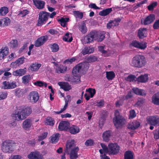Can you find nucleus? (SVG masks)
<instances>
[{
    "mask_svg": "<svg viewBox=\"0 0 159 159\" xmlns=\"http://www.w3.org/2000/svg\"><path fill=\"white\" fill-rule=\"evenodd\" d=\"M111 134L112 132L111 130H107L104 132L102 135L103 140L106 142H108L110 140Z\"/></svg>",
    "mask_w": 159,
    "mask_h": 159,
    "instance_id": "393cba45",
    "label": "nucleus"
},
{
    "mask_svg": "<svg viewBox=\"0 0 159 159\" xmlns=\"http://www.w3.org/2000/svg\"><path fill=\"white\" fill-rule=\"evenodd\" d=\"M26 72V68H24L23 69H20L19 70H17L14 71L12 74L15 76H21L25 74Z\"/></svg>",
    "mask_w": 159,
    "mask_h": 159,
    "instance_id": "b1692460",
    "label": "nucleus"
},
{
    "mask_svg": "<svg viewBox=\"0 0 159 159\" xmlns=\"http://www.w3.org/2000/svg\"><path fill=\"white\" fill-rule=\"evenodd\" d=\"M69 132L72 134H75L80 132V129L76 125H72L69 128Z\"/></svg>",
    "mask_w": 159,
    "mask_h": 159,
    "instance_id": "473e14b6",
    "label": "nucleus"
},
{
    "mask_svg": "<svg viewBox=\"0 0 159 159\" xmlns=\"http://www.w3.org/2000/svg\"><path fill=\"white\" fill-rule=\"evenodd\" d=\"M157 2H154L152 3L148 6V9L149 11L153 10L154 8L157 6Z\"/></svg>",
    "mask_w": 159,
    "mask_h": 159,
    "instance_id": "6e6d98bb",
    "label": "nucleus"
},
{
    "mask_svg": "<svg viewBox=\"0 0 159 159\" xmlns=\"http://www.w3.org/2000/svg\"><path fill=\"white\" fill-rule=\"evenodd\" d=\"M74 15L77 18L81 19L83 16V13L79 11H74Z\"/></svg>",
    "mask_w": 159,
    "mask_h": 159,
    "instance_id": "603ef678",
    "label": "nucleus"
},
{
    "mask_svg": "<svg viewBox=\"0 0 159 159\" xmlns=\"http://www.w3.org/2000/svg\"><path fill=\"white\" fill-rule=\"evenodd\" d=\"M130 46L140 49H145L147 47V43L146 42H140L136 40H133L130 43Z\"/></svg>",
    "mask_w": 159,
    "mask_h": 159,
    "instance_id": "1a4fd4ad",
    "label": "nucleus"
},
{
    "mask_svg": "<svg viewBox=\"0 0 159 159\" xmlns=\"http://www.w3.org/2000/svg\"><path fill=\"white\" fill-rule=\"evenodd\" d=\"M89 68V65L87 62L80 63L76 65L72 71L73 75L76 77H79L81 74H85Z\"/></svg>",
    "mask_w": 159,
    "mask_h": 159,
    "instance_id": "f03ea898",
    "label": "nucleus"
},
{
    "mask_svg": "<svg viewBox=\"0 0 159 159\" xmlns=\"http://www.w3.org/2000/svg\"><path fill=\"white\" fill-rule=\"evenodd\" d=\"M29 11L26 9L24 10L20 11L18 14V15L23 17L29 13Z\"/></svg>",
    "mask_w": 159,
    "mask_h": 159,
    "instance_id": "680f3d73",
    "label": "nucleus"
},
{
    "mask_svg": "<svg viewBox=\"0 0 159 159\" xmlns=\"http://www.w3.org/2000/svg\"><path fill=\"white\" fill-rule=\"evenodd\" d=\"M95 34L96 40H97L98 41L101 42L104 39L105 35L103 33H100L95 30Z\"/></svg>",
    "mask_w": 159,
    "mask_h": 159,
    "instance_id": "2f4dec72",
    "label": "nucleus"
},
{
    "mask_svg": "<svg viewBox=\"0 0 159 159\" xmlns=\"http://www.w3.org/2000/svg\"><path fill=\"white\" fill-rule=\"evenodd\" d=\"M136 116V112L134 110H131L129 111V119H133Z\"/></svg>",
    "mask_w": 159,
    "mask_h": 159,
    "instance_id": "e2e57ef3",
    "label": "nucleus"
},
{
    "mask_svg": "<svg viewBox=\"0 0 159 159\" xmlns=\"http://www.w3.org/2000/svg\"><path fill=\"white\" fill-rule=\"evenodd\" d=\"M60 137V134L58 133H57L53 135L51 139V141L52 143H55L58 141L59 138Z\"/></svg>",
    "mask_w": 159,
    "mask_h": 159,
    "instance_id": "4c0bfd02",
    "label": "nucleus"
},
{
    "mask_svg": "<svg viewBox=\"0 0 159 159\" xmlns=\"http://www.w3.org/2000/svg\"><path fill=\"white\" fill-rule=\"evenodd\" d=\"M32 110L30 107L22 105L19 107L12 114V117L18 121L23 120L29 116L32 113Z\"/></svg>",
    "mask_w": 159,
    "mask_h": 159,
    "instance_id": "f257e3e1",
    "label": "nucleus"
},
{
    "mask_svg": "<svg viewBox=\"0 0 159 159\" xmlns=\"http://www.w3.org/2000/svg\"><path fill=\"white\" fill-rule=\"evenodd\" d=\"M136 77L134 75H131L125 78L126 80L130 82H134L135 81Z\"/></svg>",
    "mask_w": 159,
    "mask_h": 159,
    "instance_id": "052dcab7",
    "label": "nucleus"
},
{
    "mask_svg": "<svg viewBox=\"0 0 159 159\" xmlns=\"http://www.w3.org/2000/svg\"><path fill=\"white\" fill-rule=\"evenodd\" d=\"M134 155L132 152L130 151H126L125 153L124 159H133Z\"/></svg>",
    "mask_w": 159,
    "mask_h": 159,
    "instance_id": "e433bc0d",
    "label": "nucleus"
},
{
    "mask_svg": "<svg viewBox=\"0 0 159 159\" xmlns=\"http://www.w3.org/2000/svg\"><path fill=\"white\" fill-rule=\"evenodd\" d=\"M39 95L36 91L31 92L27 97L29 101L33 103H36L39 100Z\"/></svg>",
    "mask_w": 159,
    "mask_h": 159,
    "instance_id": "6e6552de",
    "label": "nucleus"
},
{
    "mask_svg": "<svg viewBox=\"0 0 159 159\" xmlns=\"http://www.w3.org/2000/svg\"><path fill=\"white\" fill-rule=\"evenodd\" d=\"M148 80V75L146 74L144 75H141L137 78V80L139 82L145 83Z\"/></svg>",
    "mask_w": 159,
    "mask_h": 159,
    "instance_id": "bb28decb",
    "label": "nucleus"
},
{
    "mask_svg": "<svg viewBox=\"0 0 159 159\" xmlns=\"http://www.w3.org/2000/svg\"><path fill=\"white\" fill-rule=\"evenodd\" d=\"M27 157L29 159H44L38 152H32L28 155Z\"/></svg>",
    "mask_w": 159,
    "mask_h": 159,
    "instance_id": "6ab92c4d",
    "label": "nucleus"
},
{
    "mask_svg": "<svg viewBox=\"0 0 159 159\" xmlns=\"http://www.w3.org/2000/svg\"><path fill=\"white\" fill-rule=\"evenodd\" d=\"M86 91H88L90 94L91 98H93L96 92L95 89L92 88H89L88 90L86 89Z\"/></svg>",
    "mask_w": 159,
    "mask_h": 159,
    "instance_id": "69168bd1",
    "label": "nucleus"
},
{
    "mask_svg": "<svg viewBox=\"0 0 159 159\" xmlns=\"http://www.w3.org/2000/svg\"><path fill=\"white\" fill-rule=\"evenodd\" d=\"M94 141L92 139H89L87 140L85 143V145L87 146H91L93 145Z\"/></svg>",
    "mask_w": 159,
    "mask_h": 159,
    "instance_id": "bf43d9fd",
    "label": "nucleus"
},
{
    "mask_svg": "<svg viewBox=\"0 0 159 159\" xmlns=\"http://www.w3.org/2000/svg\"><path fill=\"white\" fill-rule=\"evenodd\" d=\"M52 52H57L59 49L58 44L56 43L51 44L49 45Z\"/></svg>",
    "mask_w": 159,
    "mask_h": 159,
    "instance_id": "72a5a7b5",
    "label": "nucleus"
},
{
    "mask_svg": "<svg viewBox=\"0 0 159 159\" xmlns=\"http://www.w3.org/2000/svg\"><path fill=\"white\" fill-rule=\"evenodd\" d=\"M76 60V59L75 57H73L71 58L65 60L63 63L64 64H70L73 62H74Z\"/></svg>",
    "mask_w": 159,
    "mask_h": 159,
    "instance_id": "13d9d810",
    "label": "nucleus"
},
{
    "mask_svg": "<svg viewBox=\"0 0 159 159\" xmlns=\"http://www.w3.org/2000/svg\"><path fill=\"white\" fill-rule=\"evenodd\" d=\"M146 63V59L144 56L138 55L132 58L130 64L134 67L141 68L145 66Z\"/></svg>",
    "mask_w": 159,
    "mask_h": 159,
    "instance_id": "7ed1b4c3",
    "label": "nucleus"
},
{
    "mask_svg": "<svg viewBox=\"0 0 159 159\" xmlns=\"http://www.w3.org/2000/svg\"><path fill=\"white\" fill-rule=\"evenodd\" d=\"M121 20V19L120 18H118L115 19L113 20H112V22L113 24V27L118 26Z\"/></svg>",
    "mask_w": 159,
    "mask_h": 159,
    "instance_id": "0e129e2a",
    "label": "nucleus"
},
{
    "mask_svg": "<svg viewBox=\"0 0 159 159\" xmlns=\"http://www.w3.org/2000/svg\"><path fill=\"white\" fill-rule=\"evenodd\" d=\"M108 115V112L107 111H105L102 113L101 117L99 121V123L102 125H103L106 118Z\"/></svg>",
    "mask_w": 159,
    "mask_h": 159,
    "instance_id": "f704fd0d",
    "label": "nucleus"
},
{
    "mask_svg": "<svg viewBox=\"0 0 159 159\" xmlns=\"http://www.w3.org/2000/svg\"><path fill=\"white\" fill-rule=\"evenodd\" d=\"M48 134V133L45 132L39 136L37 139L38 141H40L45 139L47 137Z\"/></svg>",
    "mask_w": 159,
    "mask_h": 159,
    "instance_id": "3c124183",
    "label": "nucleus"
},
{
    "mask_svg": "<svg viewBox=\"0 0 159 159\" xmlns=\"http://www.w3.org/2000/svg\"><path fill=\"white\" fill-rule=\"evenodd\" d=\"M123 99L117 101L115 103V106L116 107H120L121 106H122L123 103Z\"/></svg>",
    "mask_w": 159,
    "mask_h": 159,
    "instance_id": "338daca9",
    "label": "nucleus"
},
{
    "mask_svg": "<svg viewBox=\"0 0 159 159\" xmlns=\"http://www.w3.org/2000/svg\"><path fill=\"white\" fill-rule=\"evenodd\" d=\"M30 75H28L23 76L22 78V83L24 84H27L29 82L30 79Z\"/></svg>",
    "mask_w": 159,
    "mask_h": 159,
    "instance_id": "8fccbe9b",
    "label": "nucleus"
},
{
    "mask_svg": "<svg viewBox=\"0 0 159 159\" xmlns=\"http://www.w3.org/2000/svg\"><path fill=\"white\" fill-rule=\"evenodd\" d=\"M152 101L154 104L159 105V91L153 95Z\"/></svg>",
    "mask_w": 159,
    "mask_h": 159,
    "instance_id": "7c9ffc66",
    "label": "nucleus"
},
{
    "mask_svg": "<svg viewBox=\"0 0 159 159\" xmlns=\"http://www.w3.org/2000/svg\"><path fill=\"white\" fill-rule=\"evenodd\" d=\"M54 123V120L51 117H47L45 121V124L46 125L53 126Z\"/></svg>",
    "mask_w": 159,
    "mask_h": 159,
    "instance_id": "49530a36",
    "label": "nucleus"
},
{
    "mask_svg": "<svg viewBox=\"0 0 159 159\" xmlns=\"http://www.w3.org/2000/svg\"><path fill=\"white\" fill-rule=\"evenodd\" d=\"M14 145L15 143L12 140H6L1 144V150L5 153H11L14 150Z\"/></svg>",
    "mask_w": 159,
    "mask_h": 159,
    "instance_id": "20e7f679",
    "label": "nucleus"
},
{
    "mask_svg": "<svg viewBox=\"0 0 159 159\" xmlns=\"http://www.w3.org/2000/svg\"><path fill=\"white\" fill-rule=\"evenodd\" d=\"M69 127L70 123L68 121H62L60 122L58 128L60 131H67L69 129Z\"/></svg>",
    "mask_w": 159,
    "mask_h": 159,
    "instance_id": "ddd939ff",
    "label": "nucleus"
},
{
    "mask_svg": "<svg viewBox=\"0 0 159 159\" xmlns=\"http://www.w3.org/2000/svg\"><path fill=\"white\" fill-rule=\"evenodd\" d=\"M68 104V101H66L65 102V104L63 108H61L60 111H54L55 113L57 114H60L62 113L67 108Z\"/></svg>",
    "mask_w": 159,
    "mask_h": 159,
    "instance_id": "4d7b16f0",
    "label": "nucleus"
},
{
    "mask_svg": "<svg viewBox=\"0 0 159 159\" xmlns=\"http://www.w3.org/2000/svg\"><path fill=\"white\" fill-rule=\"evenodd\" d=\"M25 59V58L24 57H22L19 58L15 61L12 62L11 65L13 66V67L16 68L22 64L24 62Z\"/></svg>",
    "mask_w": 159,
    "mask_h": 159,
    "instance_id": "aec40b11",
    "label": "nucleus"
},
{
    "mask_svg": "<svg viewBox=\"0 0 159 159\" xmlns=\"http://www.w3.org/2000/svg\"><path fill=\"white\" fill-rule=\"evenodd\" d=\"M134 93L137 95L145 96L146 95L145 91L143 89H139L137 88H134L132 89Z\"/></svg>",
    "mask_w": 159,
    "mask_h": 159,
    "instance_id": "a878e982",
    "label": "nucleus"
},
{
    "mask_svg": "<svg viewBox=\"0 0 159 159\" xmlns=\"http://www.w3.org/2000/svg\"><path fill=\"white\" fill-rule=\"evenodd\" d=\"M2 84L4 89H13L16 88L17 86L16 83L14 81L11 82L4 81L3 82Z\"/></svg>",
    "mask_w": 159,
    "mask_h": 159,
    "instance_id": "2eb2a0df",
    "label": "nucleus"
},
{
    "mask_svg": "<svg viewBox=\"0 0 159 159\" xmlns=\"http://www.w3.org/2000/svg\"><path fill=\"white\" fill-rule=\"evenodd\" d=\"M63 39L65 42H70L73 40V38L71 34L68 32L65 34V36L63 37Z\"/></svg>",
    "mask_w": 159,
    "mask_h": 159,
    "instance_id": "a19ab883",
    "label": "nucleus"
},
{
    "mask_svg": "<svg viewBox=\"0 0 159 159\" xmlns=\"http://www.w3.org/2000/svg\"><path fill=\"white\" fill-rule=\"evenodd\" d=\"M153 28L155 30H157L159 28V19L157 20L153 25Z\"/></svg>",
    "mask_w": 159,
    "mask_h": 159,
    "instance_id": "774afa93",
    "label": "nucleus"
},
{
    "mask_svg": "<svg viewBox=\"0 0 159 159\" xmlns=\"http://www.w3.org/2000/svg\"><path fill=\"white\" fill-rule=\"evenodd\" d=\"M98 57L95 56H90L87 59V60L89 62H92L97 61Z\"/></svg>",
    "mask_w": 159,
    "mask_h": 159,
    "instance_id": "864d4df0",
    "label": "nucleus"
},
{
    "mask_svg": "<svg viewBox=\"0 0 159 159\" xmlns=\"http://www.w3.org/2000/svg\"><path fill=\"white\" fill-rule=\"evenodd\" d=\"M58 84L65 91H68L71 89V87L67 82H59Z\"/></svg>",
    "mask_w": 159,
    "mask_h": 159,
    "instance_id": "5701e85b",
    "label": "nucleus"
},
{
    "mask_svg": "<svg viewBox=\"0 0 159 159\" xmlns=\"http://www.w3.org/2000/svg\"><path fill=\"white\" fill-rule=\"evenodd\" d=\"M25 93V90L24 89L17 88L16 89L15 95L19 98L22 97Z\"/></svg>",
    "mask_w": 159,
    "mask_h": 159,
    "instance_id": "c9c22d12",
    "label": "nucleus"
},
{
    "mask_svg": "<svg viewBox=\"0 0 159 159\" xmlns=\"http://www.w3.org/2000/svg\"><path fill=\"white\" fill-rule=\"evenodd\" d=\"M113 121L116 128L118 129L125 124V120L120 115L119 111L116 110L115 111V117L113 119Z\"/></svg>",
    "mask_w": 159,
    "mask_h": 159,
    "instance_id": "39448f33",
    "label": "nucleus"
},
{
    "mask_svg": "<svg viewBox=\"0 0 159 159\" xmlns=\"http://www.w3.org/2000/svg\"><path fill=\"white\" fill-rule=\"evenodd\" d=\"M67 70V66L65 65L61 64L58 67L57 70L60 73H63Z\"/></svg>",
    "mask_w": 159,
    "mask_h": 159,
    "instance_id": "a18cd8bd",
    "label": "nucleus"
},
{
    "mask_svg": "<svg viewBox=\"0 0 159 159\" xmlns=\"http://www.w3.org/2000/svg\"><path fill=\"white\" fill-rule=\"evenodd\" d=\"M132 125H129L128 127L129 129L132 130H135L139 127L140 125V123L137 120H134L132 123Z\"/></svg>",
    "mask_w": 159,
    "mask_h": 159,
    "instance_id": "c85d7f7f",
    "label": "nucleus"
},
{
    "mask_svg": "<svg viewBox=\"0 0 159 159\" xmlns=\"http://www.w3.org/2000/svg\"><path fill=\"white\" fill-rule=\"evenodd\" d=\"M155 19V15L153 14H152L147 17L144 19L143 21L142 20L141 23L145 25H148L152 22Z\"/></svg>",
    "mask_w": 159,
    "mask_h": 159,
    "instance_id": "f3484780",
    "label": "nucleus"
},
{
    "mask_svg": "<svg viewBox=\"0 0 159 159\" xmlns=\"http://www.w3.org/2000/svg\"><path fill=\"white\" fill-rule=\"evenodd\" d=\"M48 40V37L47 35L41 36L36 40L34 45L36 47H39L43 45Z\"/></svg>",
    "mask_w": 159,
    "mask_h": 159,
    "instance_id": "f8f14e48",
    "label": "nucleus"
},
{
    "mask_svg": "<svg viewBox=\"0 0 159 159\" xmlns=\"http://www.w3.org/2000/svg\"><path fill=\"white\" fill-rule=\"evenodd\" d=\"M33 2L36 8L42 9L44 7L45 2L42 0H33Z\"/></svg>",
    "mask_w": 159,
    "mask_h": 159,
    "instance_id": "412c9836",
    "label": "nucleus"
},
{
    "mask_svg": "<svg viewBox=\"0 0 159 159\" xmlns=\"http://www.w3.org/2000/svg\"><path fill=\"white\" fill-rule=\"evenodd\" d=\"M152 133L154 135V138L155 140L159 139V127L154 130Z\"/></svg>",
    "mask_w": 159,
    "mask_h": 159,
    "instance_id": "09e8293b",
    "label": "nucleus"
},
{
    "mask_svg": "<svg viewBox=\"0 0 159 159\" xmlns=\"http://www.w3.org/2000/svg\"><path fill=\"white\" fill-rule=\"evenodd\" d=\"M75 143V142L74 140L67 141L66 145L65 153L68 154L69 151L76 147Z\"/></svg>",
    "mask_w": 159,
    "mask_h": 159,
    "instance_id": "9b49d317",
    "label": "nucleus"
},
{
    "mask_svg": "<svg viewBox=\"0 0 159 159\" xmlns=\"http://www.w3.org/2000/svg\"><path fill=\"white\" fill-rule=\"evenodd\" d=\"M108 146L109 152L110 153L115 155L119 152L120 147L117 143H110Z\"/></svg>",
    "mask_w": 159,
    "mask_h": 159,
    "instance_id": "9d476101",
    "label": "nucleus"
},
{
    "mask_svg": "<svg viewBox=\"0 0 159 159\" xmlns=\"http://www.w3.org/2000/svg\"><path fill=\"white\" fill-rule=\"evenodd\" d=\"M41 66V64L35 62L30 65L29 67L30 70L32 71H36L38 70Z\"/></svg>",
    "mask_w": 159,
    "mask_h": 159,
    "instance_id": "c756f323",
    "label": "nucleus"
},
{
    "mask_svg": "<svg viewBox=\"0 0 159 159\" xmlns=\"http://www.w3.org/2000/svg\"><path fill=\"white\" fill-rule=\"evenodd\" d=\"M32 125V120L29 119H25L23 123V127L25 130H29Z\"/></svg>",
    "mask_w": 159,
    "mask_h": 159,
    "instance_id": "4be33fe9",
    "label": "nucleus"
},
{
    "mask_svg": "<svg viewBox=\"0 0 159 159\" xmlns=\"http://www.w3.org/2000/svg\"><path fill=\"white\" fill-rule=\"evenodd\" d=\"M93 51L94 48L92 47L91 46L86 47L82 50L81 53L83 55H84L92 53Z\"/></svg>",
    "mask_w": 159,
    "mask_h": 159,
    "instance_id": "cd10ccee",
    "label": "nucleus"
},
{
    "mask_svg": "<svg viewBox=\"0 0 159 159\" xmlns=\"http://www.w3.org/2000/svg\"><path fill=\"white\" fill-rule=\"evenodd\" d=\"M148 123L151 125L159 126V116L157 115L150 116L147 118Z\"/></svg>",
    "mask_w": 159,
    "mask_h": 159,
    "instance_id": "0eeeda50",
    "label": "nucleus"
},
{
    "mask_svg": "<svg viewBox=\"0 0 159 159\" xmlns=\"http://www.w3.org/2000/svg\"><path fill=\"white\" fill-rule=\"evenodd\" d=\"M69 18H64L61 17L60 19L58 20V21L59 22L61 25L64 27L66 26V23L68 21Z\"/></svg>",
    "mask_w": 159,
    "mask_h": 159,
    "instance_id": "58836bf2",
    "label": "nucleus"
},
{
    "mask_svg": "<svg viewBox=\"0 0 159 159\" xmlns=\"http://www.w3.org/2000/svg\"><path fill=\"white\" fill-rule=\"evenodd\" d=\"M3 26H7L10 23V19L8 17H6L3 19Z\"/></svg>",
    "mask_w": 159,
    "mask_h": 159,
    "instance_id": "5fc2aeb1",
    "label": "nucleus"
},
{
    "mask_svg": "<svg viewBox=\"0 0 159 159\" xmlns=\"http://www.w3.org/2000/svg\"><path fill=\"white\" fill-rule=\"evenodd\" d=\"M11 48H14L17 47L18 45V42L16 39H12L10 43Z\"/></svg>",
    "mask_w": 159,
    "mask_h": 159,
    "instance_id": "de8ad7c7",
    "label": "nucleus"
},
{
    "mask_svg": "<svg viewBox=\"0 0 159 159\" xmlns=\"http://www.w3.org/2000/svg\"><path fill=\"white\" fill-rule=\"evenodd\" d=\"M50 13L45 11H42L39 13V18L38 20L37 25L38 26H41L45 24L48 20V17Z\"/></svg>",
    "mask_w": 159,
    "mask_h": 159,
    "instance_id": "423d86ee",
    "label": "nucleus"
},
{
    "mask_svg": "<svg viewBox=\"0 0 159 159\" xmlns=\"http://www.w3.org/2000/svg\"><path fill=\"white\" fill-rule=\"evenodd\" d=\"M147 29L145 28H140L138 32V36L140 39H143L147 36Z\"/></svg>",
    "mask_w": 159,
    "mask_h": 159,
    "instance_id": "a211bd4d",
    "label": "nucleus"
},
{
    "mask_svg": "<svg viewBox=\"0 0 159 159\" xmlns=\"http://www.w3.org/2000/svg\"><path fill=\"white\" fill-rule=\"evenodd\" d=\"M79 30L83 34H84L87 31V29L84 23H82L79 26Z\"/></svg>",
    "mask_w": 159,
    "mask_h": 159,
    "instance_id": "79ce46f5",
    "label": "nucleus"
},
{
    "mask_svg": "<svg viewBox=\"0 0 159 159\" xmlns=\"http://www.w3.org/2000/svg\"><path fill=\"white\" fill-rule=\"evenodd\" d=\"M112 11V10L111 8H108L101 11L99 13V14L101 16H105L108 15Z\"/></svg>",
    "mask_w": 159,
    "mask_h": 159,
    "instance_id": "ea45409f",
    "label": "nucleus"
},
{
    "mask_svg": "<svg viewBox=\"0 0 159 159\" xmlns=\"http://www.w3.org/2000/svg\"><path fill=\"white\" fill-rule=\"evenodd\" d=\"M79 148L76 147L69 151L70 158V159H76L78 157V152L79 151Z\"/></svg>",
    "mask_w": 159,
    "mask_h": 159,
    "instance_id": "dca6fc26",
    "label": "nucleus"
},
{
    "mask_svg": "<svg viewBox=\"0 0 159 159\" xmlns=\"http://www.w3.org/2000/svg\"><path fill=\"white\" fill-rule=\"evenodd\" d=\"M107 79L108 80H112L115 77V74L113 71L107 72L106 73Z\"/></svg>",
    "mask_w": 159,
    "mask_h": 159,
    "instance_id": "37998d69",
    "label": "nucleus"
},
{
    "mask_svg": "<svg viewBox=\"0 0 159 159\" xmlns=\"http://www.w3.org/2000/svg\"><path fill=\"white\" fill-rule=\"evenodd\" d=\"M8 12V9L7 7H4L0 8V15L4 16Z\"/></svg>",
    "mask_w": 159,
    "mask_h": 159,
    "instance_id": "c03bdc74",
    "label": "nucleus"
},
{
    "mask_svg": "<svg viewBox=\"0 0 159 159\" xmlns=\"http://www.w3.org/2000/svg\"><path fill=\"white\" fill-rule=\"evenodd\" d=\"M95 30L91 31L85 37L87 43L92 42L94 40H96V36Z\"/></svg>",
    "mask_w": 159,
    "mask_h": 159,
    "instance_id": "4468645a",
    "label": "nucleus"
}]
</instances>
